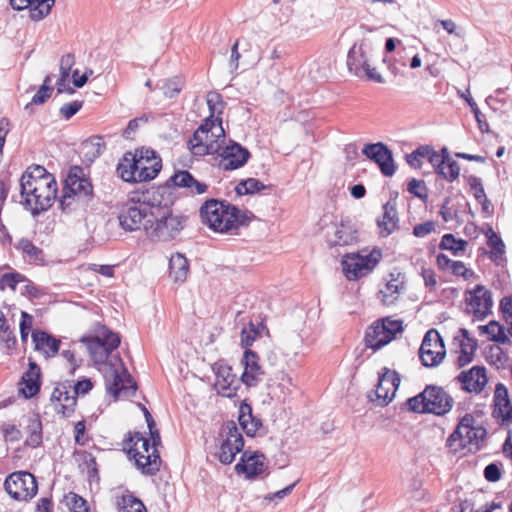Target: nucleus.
Returning <instances> with one entry per match:
<instances>
[{"label":"nucleus","mask_w":512,"mask_h":512,"mask_svg":"<svg viewBox=\"0 0 512 512\" xmlns=\"http://www.w3.org/2000/svg\"><path fill=\"white\" fill-rule=\"evenodd\" d=\"M54 3L55 0H32L29 10L30 18L34 21L42 20L50 13Z\"/></svg>","instance_id":"c03bdc74"},{"label":"nucleus","mask_w":512,"mask_h":512,"mask_svg":"<svg viewBox=\"0 0 512 512\" xmlns=\"http://www.w3.org/2000/svg\"><path fill=\"white\" fill-rule=\"evenodd\" d=\"M51 90L47 89L46 85H41L39 90L36 92V94L33 96L30 103H28L24 110L31 115L33 113V105H40L43 104L51 95Z\"/></svg>","instance_id":"603ef678"},{"label":"nucleus","mask_w":512,"mask_h":512,"mask_svg":"<svg viewBox=\"0 0 512 512\" xmlns=\"http://www.w3.org/2000/svg\"><path fill=\"white\" fill-rule=\"evenodd\" d=\"M75 63L74 56L72 54H66L62 56L60 61V76L69 78L72 66Z\"/></svg>","instance_id":"338daca9"},{"label":"nucleus","mask_w":512,"mask_h":512,"mask_svg":"<svg viewBox=\"0 0 512 512\" xmlns=\"http://www.w3.org/2000/svg\"><path fill=\"white\" fill-rule=\"evenodd\" d=\"M65 193H71L78 198L82 199L83 202L89 201L93 196V186L89 179L83 176L81 168L75 167L68 174L65 185Z\"/></svg>","instance_id":"aec40b11"},{"label":"nucleus","mask_w":512,"mask_h":512,"mask_svg":"<svg viewBox=\"0 0 512 512\" xmlns=\"http://www.w3.org/2000/svg\"><path fill=\"white\" fill-rule=\"evenodd\" d=\"M368 57L362 47L354 44L347 55V66L350 72H353L356 76H359L362 72L363 61H367Z\"/></svg>","instance_id":"4c0bfd02"},{"label":"nucleus","mask_w":512,"mask_h":512,"mask_svg":"<svg viewBox=\"0 0 512 512\" xmlns=\"http://www.w3.org/2000/svg\"><path fill=\"white\" fill-rule=\"evenodd\" d=\"M265 188L266 186L258 179L248 178L238 183L235 190L238 195H246L260 192Z\"/></svg>","instance_id":"49530a36"},{"label":"nucleus","mask_w":512,"mask_h":512,"mask_svg":"<svg viewBox=\"0 0 512 512\" xmlns=\"http://www.w3.org/2000/svg\"><path fill=\"white\" fill-rule=\"evenodd\" d=\"M455 276H462L465 279H468L473 275V271L466 268L463 262L454 261L450 270Z\"/></svg>","instance_id":"774afa93"},{"label":"nucleus","mask_w":512,"mask_h":512,"mask_svg":"<svg viewBox=\"0 0 512 512\" xmlns=\"http://www.w3.org/2000/svg\"><path fill=\"white\" fill-rule=\"evenodd\" d=\"M219 154L221 156L219 167L225 171L235 170L244 166L250 157V152L236 142L222 147Z\"/></svg>","instance_id":"6ab92c4d"},{"label":"nucleus","mask_w":512,"mask_h":512,"mask_svg":"<svg viewBox=\"0 0 512 512\" xmlns=\"http://www.w3.org/2000/svg\"><path fill=\"white\" fill-rule=\"evenodd\" d=\"M120 512H147L143 502L133 495H124L119 502Z\"/></svg>","instance_id":"de8ad7c7"},{"label":"nucleus","mask_w":512,"mask_h":512,"mask_svg":"<svg viewBox=\"0 0 512 512\" xmlns=\"http://www.w3.org/2000/svg\"><path fill=\"white\" fill-rule=\"evenodd\" d=\"M436 172L449 182H453L459 177L460 166L449 155L441 158L436 167Z\"/></svg>","instance_id":"ea45409f"},{"label":"nucleus","mask_w":512,"mask_h":512,"mask_svg":"<svg viewBox=\"0 0 512 512\" xmlns=\"http://www.w3.org/2000/svg\"><path fill=\"white\" fill-rule=\"evenodd\" d=\"M170 181L177 187L187 188L192 194H203L207 190L205 183L197 181L188 171H178Z\"/></svg>","instance_id":"473e14b6"},{"label":"nucleus","mask_w":512,"mask_h":512,"mask_svg":"<svg viewBox=\"0 0 512 512\" xmlns=\"http://www.w3.org/2000/svg\"><path fill=\"white\" fill-rule=\"evenodd\" d=\"M155 190H147L141 194L132 195L129 200L122 206L118 219L120 226L125 231H136L150 224L151 211L154 208Z\"/></svg>","instance_id":"20e7f679"},{"label":"nucleus","mask_w":512,"mask_h":512,"mask_svg":"<svg viewBox=\"0 0 512 512\" xmlns=\"http://www.w3.org/2000/svg\"><path fill=\"white\" fill-rule=\"evenodd\" d=\"M207 105L210 111V116L212 119L216 117H220L223 113L224 102L222 100L221 94L217 92H209L207 95Z\"/></svg>","instance_id":"8fccbe9b"},{"label":"nucleus","mask_w":512,"mask_h":512,"mask_svg":"<svg viewBox=\"0 0 512 512\" xmlns=\"http://www.w3.org/2000/svg\"><path fill=\"white\" fill-rule=\"evenodd\" d=\"M436 223L434 221H427L414 226L413 235L417 238H424L427 235L435 232Z\"/></svg>","instance_id":"052dcab7"},{"label":"nucleus","mask_w":512,"mask_h":512,"mask_svg":"<svg viewBox=\"0 0 512 512\" xmlns=\"http://www.w3.org/2000/svg\"><path fill=\"white\" fill-rule=\"evenodd\" d=\"M407 190L418 198H424L427 196L426 187L424 181L412 179L408 183Z\"/></svg>","instance_id":"0e129e2a"},{"label":"nucleus","mask_w":512,"mask_h":512,"mask_svg":"<svg viewBox=\"0 0 512 512\" xmlns=\"http://www.w3.org/2000/svg\"><path fill=\"white\" fill-rule=\"evenodd\" d=\"M258 335L259 330L252 322H250L249 325L244 327L241 331V345L246 349H249L248 347L253 344Z\"/></svg>","instance_id":"864d4df0"},{"label":"nucleus","mask_w":512,"mask_h":512,"mask_svg":"<svg viewBox=\"0 0 512 512\" xmlns=\"http://www.w3.org/2000/svg\"><path fill=\"white\" fill-rule=\"evenodd\" d=\"M446 355L445 346L440 334L430 329L424 336L419 349V358L425 367H436L442 363Z\"/></svg>","instance_id":"2eb2a0df"},{"label":"nucleus","mask_w":512,"mask_h":512,"mask_svg":"<svg viewBox=\"0 0 512 512\" xmlns=\"http://www.w3.org/2000/svg\"><path fill=\"white\" fill-rule=\"evenodd\" d=\"M200 216L204 224L218 233H228L246 226L253 217L251 213L248 215L247 212L216 199H210L202 205Z\"/></svg>","instance_id":"7ed1b4c3"},{"label":"nucleus","mask_w":512,"mask_h":512,"mask_svg":"<svg viewBox=\"0 0 512 512\" xmlns=\"http://www.w3.org/2000/svg\"><path fill=\"white\" fill-rule=\"evenodd\" d=\"M35 349L44 354L45 357H53L59 351L60 340L44 331H34L32 333Z\"/></svg>","instance_id":"7c9ffc66"},{"label":"nucleus","mask_w":512,"mask_h":512,"mask_svg":"<svg viewBox=\"0 0 512 512\" xmlns=\"http://www.w3.org/2000/svg\"><path fill=\"white\" fill-rule=\"evenodd\" d=\"M406 405L414 413L443 416L453 408L454 400L442 387L428 385L421 393L409 398Z\"/></svg>","instance_id":"0eeeda50"},{"label":"nucleus","mask_w":512,"mask_h":512,"mask_svg":"<svg viewBox=\"0 0 512 512\" xmlns=\"http://www.w3.org/2000/svg\"><path fill=\"white\" fill-rule=\"evenodd\" d=\"M104 378L108 393L115 398H128L135 393V383L122 365L110 364Z\"/></svg>","instance_id":"ddd939ff"},{"label":"nucleus","mask_w":512,"mask_h":512,"mask_svg":"<svg viewBox=\"0 0 512 512\" xmlns=\"http://www.w3.org/2000/svg\"><path fill=\"white\" fill-rule=\"evenodd\" d=\"M90 356L96 365L106 364L111 352L120 344L118 334L110 331L106 326H98L95 330V336H85L81 339Z\"/></svg>","instance_id":"1a4fd4ad"},{"label":"nucleus","mask_w":512,"mask_h":512,"mask_svg":"<svg viewBox=\"0 0 512 512\" xmlns=\"http://www.w3.org/2000/svg\"><path fill=\"white\" fill-rule=\"evenodd\" d=\"M6 492L16 500H28L37 493L35 477L26 471L10 474L4 483Z\"/></svg>","instance_id":"4468645a"},{"label":"nucleus","mask_w":512,"mask_h":512,"mask_svg":"<svg viewBox=\"0 0 512 512\" xmlns=\"http://www.w3.org/2000/svg\"><path fill=\"white\" fill-rule=\"evenodd\" d=\"M169 269L170 277L175 282H184L189 271L188 260L184 255L176 253L170 258Z\"/></svg>","instance_id":"c9c22d12"},{"label":"nucleus","mask_w":512,"mask_h":512,"mask_svg":"<svg viewBox=\"0 0 512 512\" xmlns=\"http://www.w3.org/2000/svg\"><path fill=\"white\" fill-rule=\"evenodd\" d=\"M25 277L20 273H5L0 278V288L4 289L5 287L11 288L13 291L16 289V286L24 281Z\"/></svg>","instance_id":"6e6d98bb"},{"label":"nucleus","mask_w":512,"mask_h":512,"mask_svg":"<svg viewBox=\"0 0 512 512\" xmlns=\"http://www.w3.org/2000/svg\"><path fill=\"white\" fill-rule=\"evenodd\" d=\"M21 195L33 215L49 209L57 192V183L42 166L26 171L21 178Z\"/></svg>","instance_id":"f03ea898"},{"label":"nucleus","mask_w":512,"mask_h":512,"mask_svg":"<svg viewBox=\"0 0 512 512\" xmlns=\"http://www.w3.org/2000/svg\"><path fill=\"white\" fill-rule=\"evenodd\" d=\"M0 342L5 344V347L10 350L16 346L17 340L13 329L7 323V320L0 310Z\"/></svg>","instance_id":"a18cd8bd"},{"label":"nucleus","mask_w":512,"mask_h":512,"mask_svg":"<svg viewBox=\"0 0 512 512\" xmlns=\"http://www.w3.org/2000/svg\"><path fill=\"white\" fill-rule=\"evenodd\" d=\"M23 421L25 423V433L27 434L25 444L33 448L38 447L42 443V423L39 416L31 413L26 415Z\"/></svg>","instance_id":"2f4dec72"},{"label":"nucleus","mask_w":512,"mask_h":512,"mask_svg":"<svg viewBox=\"0 0 512 512\" xmlns=\"http://www.w3.org/2000/svg\"><path fill=\"white\" fill-rule=\"evenodd\" d=\"M40 368L35 362L29 363V369L22 376L20 391L26 398L35 396L40 389Z\"/></svg>","instance_id":"c756f323"},{"label":"nucleus","mask_w":512,"mask_h":512,"mask_svg":"<svg viewBox=\"0 0 512 512\" xmlns=\"http://www.w3.org/2000/svg\"><path fill=\"white\" fill-rule=\"evenodd\" d=\"M403 289V282L392 279L379 291V298L384 305L391 306L398 300Z\"/></svg>","instance_id":"e433bc0d"},{"label":"nucleus","mask_w":512,"mask_h":512,"mask_svg":"<svg viewBox=\"0 0 512 512\" xmlns=\"http://www.w3.org/2000/svg\"><path fill=\"white\" fill-rule=\"evenodd\" d=\"M224 142L225 131L221 117H207L188 141V146L194 155L202 156L219 153Z\"/></svg>","instance_id":"39448f33"},{"label":"nucleus","mask_w":512,"mask_h":512,"mask_svg":"<svg viewBox=\"0 0 512 512\" xmlns=\"http://www.w3.org/2000/svg\"><path fill=\"white\" fill-rule=\"evenodd\" d=\"M494 416L501 419L503 423L512 421V403L508 396L505 385L499 383L494 392Z\"/></svg>","instance_id":"bb28decb"},{"label":"nucleus","mask_w":512,"mask_h":512,"mask_svg":"<svg viewBox=\"0 0 512 512\" xmlns=\"http://www.w3.org/2000/svg\"><path fill=\"white\" fill-rule=\"evenodd\" d=\"M465 100L467 101L468 105L470 106L475 119L478 123V127L481 130V132H488L489 131V124L485 120L484 115L479 110L476 102L473 100V98L465 96Z\"/></svg>","instance_id":"5fc2aeb1"},{"label":"nucleus","mask_w":512,"mask_h":512,"mask_svg":"<svg viewBox=\"0 0 512 512\" xmlns=\"http://www.w3.org/2000/svg\"><path fill=\"white\" fill-rule=\"evenodd\" d=\"M455 340L459 341V356L456 360L457 367L461 368L470 364L475 356L477 349V341L469 336V332L465 328L459 330V335L455 336Z\"/></svg>","instance_id":"cd10ccee"},{"label":"nucleus","mask_w":512,"mask_h":512,"mask_svg":"<svg viewBox=\"0 0 512 512\" xmlns=\"http://www.w3.org/2000/svg\"><path fill=\"white\" fill-rule=\"evenodd\" d=\"M381 253L378 250H366L347 254L343 257V272L348 280H357L369 274L378 264Z\"/></svg>","instance_id":"9d476101"},{"label":"nucleus","mask_w":512,"mask_h":512,"mask_svg":"<svg viewBox=\"0 0 512 512\" xmlns=\"http://www.w3.org/2000/svg\"><path fill=\"white\" fill-rule=\"evenodd\" d=\"M165 192L164 189L154 191V208L149 218L150 224L145 227V233L149 238L161 242L176 239L186 223L185 216L173 212V201L170 196L164 198Z\"/></svg>","instance_id":"f257e3e1"},{"label":"nucleus","mask_w":512,"mask_h":512,"mask_svg":"<svg viewBox=\"0 0 512 512\" xmlns=\"http://www.w3.org/2000/svg\"><path fill=\"white\" fill-rule=\"evenodd\" d=\"M457 380L461 383L462 389L470 393H480L488 382L486 369L483 366H474L467 371H462Z\"/></svg>","instance_id":"393cba45"},{"label":"nucleus","mask_w":512,"mask_h":512,"mask_svg":"<svg viewBox=\"0 0 512 512\" xmlns=\"http://www.w3.org/2000/svg\"><path fill=\"white\" fill-rule=\"evenodd\" d=\"M215 387L222 396L231 398L236 395L239 388V380L227 364H216Z\"/></svg>","instance_id":"b1692460"},{"label":"nucleus","mask_w":512,"mask_h":512,"mask_svg":"<svg viewBox=\"0 0 512 512\" xmlns=\"http://www.w3.org/2000/svg\"><path fill=\"white\" fill-rule=\"evenodd\" d=\"M488 245L492 249V254L495 256H501L505 252L503 241L492 229L489 230Z\"/></svg>","instance_id":"bf43d9fd"},{"label":"nucleus","mask_w":512,"mask_h":512,"mask_svg":"<svg viewBox=\"0 0 512 512\" xmlns=\"http://www.w3.org/2000/svg\"><path fill=\"white\" fill-rule=\"evenodd\" d=\"M79 202H83L82 199L71 193H65L63 189V195L60 198V207L63 212L69 213L75 210Z\"/></svg>","instance_id":"4d7b16f0"},{"label":"nucleus","mask_w":512,"mask_h":512,"mask_svg":"<svg viewBox=\"0 0 512 512\" xmlns=\"http://www.w3.org/2000/svg\"><path fill=\"white\" fill-rule=\"evenodd\" d=\"M399 218L395 203L388 201L383 205V214L377 219V226L382 237L389 236L398 228Z\"/></svg>","instance_id":"c85d7f7f"},{"label":"nucleus","mask_w":512,"mask_h":512,"mask_svg":"<svg viewBox=\"0 0 512 512\" xmlns=\"http://www.w3.org/2000/svg\"><path fill=\"white\" fill-rule=\"evenodd\" d=\"M467 242L462 239H456L453 234H445L442 237L439 247L442 250H450L455 255L465 250Z\"/></svg>","instance_id":"09e8293b"},{"label":"nucleus","mask_w":512,"mask_h":512,"mask_svg":"<svg viewBox=\"0 0 512 512\" xmlns=\"http://www.w3.org/2000/svg\"><path fill=\"white\" fill-rule=\"evenodd\" d=\"M183 85L184 82L180 77H174L165 81L161 86V89L163 90L165 97L174 98L181 92Z\"/></svg>","instance_id":"3c124183"},{"label":"nucleus","mask_w":512,"mask_h":512,"mask_svg":"<svg viewBox=\"0 0 512 512\" xmlns=\"http://www.w3.org/2000/svg\"><path fill=\"white\" fill-rule=\"evenodd\" d=\"M15 248L27 256L30 261L42 262L44 260L43 251L27 238H21L15 245Z\"/></svg>","instance_id":"79ce46f5"},{"label":"nucleus","mask_w":512,"mask_h":512,"mask_svg":"<svg viewBox=\"0 0 512 512\" xmlns=\"http://www.w3.org/2000/svg\"><path fill=\"white\" fill-rule=\"evenodd\" d=\"M500 309L508 325V333L512 336V297H504L500 302Z\"/></svg>","instance_id":"13d9d810"},{"label":"nucleus","mask_w":512,"mask_h":512,"mask_svg":"<svg viewBox=\"0 0 512 512\" xmlns=\"http://www.w3.org/2000/svg\"><path fill=\"white\" fill-rule=\"evenodd\" d=\"M82 106H83V102L78 101V100L69 102V103H65L60 108V114L65 119H70L82 108Z\"/></svg>","instance_id":"e2e57ef3"},{"label":"nucleus","mask_w":512,"mask_h":512,"mask_svg":"<svg viewBox=\"0 0 512 512\" xmlns=\"http://www.w3.org/2000/svg\"><path fill=\"white\" fill-rule=\"evenodd\" d=\"M267 465L265 463V456L258 453L244 452L240 462L235 466V471L238 474H245L246 478L252 479L257 476L268 474Z\"/></svg>","instance_id":"5701e85b"},{"label":"nucleus","mask_w":512,"mask_h":512,"mask_svg":"<svg viewBox=\"0 0 512 512\" xmlns=\"http://www.w3.org/2000/svg\"><path fill=\"white\" fill-rule=\"evenodd\" d=\"M481 334L489 335V340L499 344H510L509 337L505 334L504 327L497 321H490L487 325H481L478 327Z\"/></svg>","instance_id":"58836bf2"},{"label":"nucleus","mask_w":512,"mask_h":512,"mask_svg":"<svg viewBox=\"0 0 512 512\" xmlns=\"http://www.w3.org/2000/svg\"><path fill=\"white\" fill-rule=\"evenodd\" d=\"M399 384L400 379L394 371L386 369L380 375L375 392L377 398L382 401V405H387L392 400Z\"/></svg>","instance_id":"a878e982"},{"label":"nucleus","mask_w":512,"mask_h":512,"mask_svg":"<svg viewBox=\"0 0 512 512\" xmlns=\"http://www.w3.org/2000/svg\"><path fill=\"white\" fill-rule=\"evenodd\" d=\"M467 183L470 186V188L474 191V197L476 200H480V198H483L486 196L482 180L474 175H470L467 178Z\"/></svg>","instance_id":"680f3d73"},{"label":"nucleus","mask_w":512,"mask_h":512,"mask_svg":"<svg viewBox=\"0 0 512 512\" xmlns=\"http://www.w3.org/2000/svg\"><path fill=\"white\" fill-rule=\"evenodd\" d=\"M150 440L140 432H130L124 440V450L135 460V465L142 473L155 475L161 466L159 451L151 449Z\"/></svg>","instance_id":"423d86ee"},{"label":"nucleus","mask_w":512,"mask_h":512,"mask_svg":"<svg viewBox=\"0 0 512 512\" xmlns=\"http://www.w3.org/2000/svg\"><path fill=\"white\" fill-rule=\"evenodd\" d=\"M470 312L478 320H483L491 313L493 305L492 293L486 290L484 286L477 285L475 289L470 292V297L466 299Z\"/></svg>","instance_id":"412c9836"},{"label":"nucleus","mask_w":512,"mask_h":512,"mask_svg":"<svg viewBox=\"0 0 512 512\" xmlns=\"http://www.w3.org/2000/svg\"><path fill=\"white\" fill-rule=\"evenodd\" d=\"M117 172L125 182H139L138 174L140 171L138 169L135 153L126 152L124 154L123 159L118 164Z\"/></svg>","instance_id":"72a5a7b5"},{"label":"nucleus","mask_w":512,"mask_h":512,"mask_svg":"<svg viewBox=\"0 0 512 512\" xmlns=\"http://www.w3.org/2000/svg\"><path fill=\"white\" fill-rule=\"evenodd\" d=\"M238 420L247 436H254L262 426L261 420L253 416L252 407L247 403H241Z\"/></svg>","instance_id":"f704fd0d"},{"label":"nucleus","mask_w":512,"mask_h":512,"mask_svg":"<svg viewBox=\"0 0 512 512\" xmlns=\"http://www.w3.org/2000/svg\"><path fill=\"white\" fill-rule=\"evenodd\" d=\"M303 340L300 334L292 333L286 335L281 341V349L284 351L286 356L295 357L299 354L302 347Z\"/></svg>","instance_id":"37998d69"},{"label":"nucleus","mask_w":512,"mask_h":512,"mask_svg":"<svg viewBox=\"0 0 512 512\" xmlns=\"http://www.w3.org/2000/svg\"><path fill=\"white\" fill-rule=\"evenodd\" d=\"M486 434V429L471 414H466L459 421L456 430L449 436L448 442L450 446L459 441L461 447L472 445L479 449V444L484 440Z\"/></svg>","instance_id":"9b49d317"},{"label":"nucleus","mask_w":512,"mask_h":512,"mask_svg":"<svg viewBox=\"0 0 512 512\" xmlns=\"http://www.w3.org/2000/svg\"><path fill=\"white\" fill-rule=\"evenodd\" d=\"M222 433L225 434V439L222 441L216 457L222 464L228 465L234 461L236 454L243 449L244 440L234 421H228L223 426Z\"/></svg>","instance_id":"dca6fc26"},{"label":"nucleus","mask_w":512,"mask_h":512,"mask_svg":"<svg viewBox=\"0 0 512 512\" xmlns=\"http://www.w3.org/2000/svg\"><path fill=\"white\" fill-rule=\"evenodd\" d=\"M139 174L138 181L146 182L154 179L162 168L161 158L150 148L135 150Z\"/></svg>","instance_id":"f3484780"},{"label":"nucleus","mask_w":512,"mask_h":512,"mask_svg":"<svg viewBox=\"0 0 512 512\" xmlns=\"http://www.w3.org/2000/svg\"><path fill=\"white\" fill-rule=\"evenodd\" d=\"M403 330L402 322L385 318L374 322L365 334L366 346L374 351L390 343Z\"/></svg>","instance_id":"f8f14e48"},{"label":"nucleus","mask_w":512,"mask_h":512,"mask_svg":"<svg viewBox=\"0 0 512 512\" xmlns=\"http://www.w3.org/2000/svg\"><path fill=\"white\" fill-rule=\"evenodd\" d=\"M244 366V371L240 380L248 387H255L265 374L262 366L259 363V356L256 352L246 349L241 360Z\"/></svg>","instance_id":"4be33fe9"},{"label":"nucleus","mask_w":512,"mask_h":512,"mask_svg":"<svg viewBox=\"0 0 512 512\" xmlns=\"http://www.w3.org/2000/svg\"><path fill=\"white\" fill-rule=\"evenodd\" d=\"M355 239L356 231L344 224H340L336 226L334 239H330L329 244L331 246H345L350 245Z\"/></svg>","instance_id":"a19ab883"},{"label":"nucleus","mask_w":512,"mask_h":512,"mask_svg":"<svg viewBox=\"0 0 512 512\" xmlns=\"http://www.w3.org/2000/svg\"><path fill=\"white\" fill-rule=\"evenodd\" d=\"M362 153L377 163L385 176L391 177L395 173L392 153L383 143L366 144Z\"/></svg>","instance_id":"a211bd4d"},{"label":"nucleus","mask_w":512,"mask_h":512,"mask_svg":"<svg viewBox=\"0 0 512 512\" xmlns=\"http://www.w3.org/2000/svg\"><path fill=\"white\" fill-rule=\"evenodd\" d=\"M93 387L90 379H84L76 383L65 381L58 383L51 394V401L54 409L63 417H69L73 414L78 395H85Z\"/></svg>","instance_id":"6e6552de"},{"label":"nucleus","mask_w":512,"mask_h":512,"mask_svg":"<svg viewBox=\"0 0 512 512\" xmlns=\"http://www.w3.org/2000/svg\"><path fill=\"white\" fill-rule=\"evenodd\" d=\"M2 431L7 441L17 442L22 438L21 431L15 425L5 424Z\"/></svg>","instance_id":"69168bd1"}]
</instances>
